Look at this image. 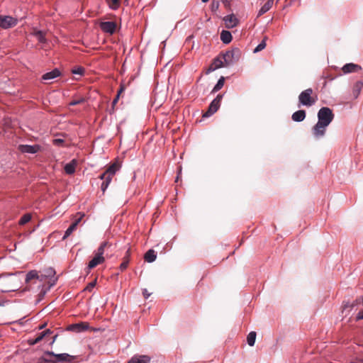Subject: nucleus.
I'll use <instances>...</instances> for the list:
<instances>
[{"mask_svg": "<svg viewBox=\"0 0 363 363\" xmlns=\"http://www.w3.org/2000/svg\"><path fill=\"white\" fill-rule=\"evenodd\" d=\"M143 295L144 298L147 299V298H149V296L151 295V293H149V292H148V291H147V289H144L143 290Z\"/></svg>", "mask_w": 363, "mask_h": 363, "instance_id": "41", "label": "nucleus"}, {"mask_svg": "<svg viewBox=\"0 0 363 363\" xmlns=\"http://www.w3.org/2000/svg\"><path fill=\"white\" fill-rule=\"evenodd\" d=\"M96 279H95L93 281L90 282L85 288V290L91 291L94 289V287L96 286Z\"/></svg>", "mask_w": 363, "mask_h": 363, "instance_id": "38", "label": "nucleus"}, {"mask_svg": "<svg viewBox=\"0 0 363 363\" xmlns=\"http://www.w3.org/2000/svg\"><path fill=\"white\" fill-rule=\"evenodd\" d=\"M224 82H225V79H224V77H221L217 84H216V86L213 87V90H212V92H216L218 91H219L224 85Z\"/></svg>", "mask_w": 363, "mask_h": 363, "instance_id": "29", "label": "nucleus"}, {"mask_svg": "<svg viewBox=\"0 0 363 363\" xmlns=\"http://www.w3.org/2000/svg\"><path fill=\"white\" fill-rule=\"evenodd\" d=\"M240 57L241 50L238 48H235L230 50L227 51L224 54H222V58L224 60L225 67H228L238 61Z\"/></svg>", "mask_w": 363, "mask_h": 363, "instance_id": "6", "label": "nucleus"}, {"mask_svg": "<svg viewBox=\"0 0 363 363\" xmlns=\"http://www.w3.org/2000/svg\"><path fill=\"white\" fill-rule=\"evenodd\" d=\"M17 19L9 16H0V27L8 29L17 24Z\"/></svg>", "mask_w": 363, "mask_h": 363, "instance_id": "9", "label": "nucleus"}, {"mask_svg": "<svg viewBox=\"0 0 363 363\" xmlns=\"http://www.w3.org/2000/svg\"><path fill=\"white\" fill-rule=\"evenodd\" d=\"M33 279H39L40 281V276L38 275V272L31 270L26 274V282L30 283Z\"/></svg>", "mask_w": 363, "mask_h": 363, "instance_id": "25", "label": "nucleus"}, {"mask_svg": "<svg viewBox=\"0 0 363 363\" xmlns=\"http://www.w3.org/2000/svg\"><path fill=\"white\" fill-rule=\"evenodd\" d=\"M119 97L118 96H116V98L113 99V102H112V105L113 106H114L116 103L118 102V99H119Z\"/></svg>", "mask_w": 363, "mask_h": 363, "instance_id": "45", "label": "nucleus"}, {"mask_svg": "<svg viewBox=\"0 0 363 363\" xmlns=\"http://www.w3.org/2000/svg\"><path fill=\"white\" fill-rule=\"evenodd\" d=\"M55 271L54 269L50 267L44 270V273L40 275V281H43L46 278H50L52 283L50 284V286L55 284V282L57 280V277H55Z\"/></svg>", "mask_w": 363, "mask_h": 363, "instance_id": "10", "label": "nucleus"}, {"mask_svg": "<svg viewBox=\"0 0 363 363\" xmlns=\"http://www.w3.org/2000/svg\"><path fill=\"white\" fill-rule=\"evenodd\" d=\"M361 69H362L361 66L354 64V63H347V64L345 65L342 68V70L345 74H348V73H351V72H357Z\"/></svg>", "mask_w": 363, "mask_h": 363, "instance_id": "17", "label": "nucleus"}, {"mask_svg": "<svg viewBox=\"0 0 363 363\" xmlns=\"http://www.w3.org/2000/svg\"><path fill=\"white\" fill-rule=\"evenodd\" d=\"M119 167L120 166L118 164L113 163L111 166H109L103 174H101L99 176L100 179L103 180V182L101 186V189L103 192H104L107 187L108 186L116 172L119 169Z\"/></svg>", "mask_w": 363, "mask_h": 363, "instance_id": "3", "label": "nucleus"}, {"mask_svg": "<svg viewBox=\"0 0 363 363\" xmlns=\"http://www.w3.org/2000/svg\"><path fill=\"white\" fill-rule=\"evenodd\" d=\"M18 150L23 153L34 154L38 152L40 147L38 145H21Z\"/></svg>", "mask_w": 363, "mask_h": 363, "instance_id": "14", "label": "nucleus"}, {"mask_svg": "<svg viewBox=\"0 0 363 363\" xmlns=\"http://www.w3.org/2000/svg\"><path fill=\"white\" fill-rule=\"evenodd\" d=\"M124 91V87L123 86H121L120 89L118 90V94L116 96H120L121 94H122V92Z\"/></svg>", "mask_w": 363, "mask_h": 363, "instance_id": "46", "label": "nucleus"}, {"mask_svg": "<svg viewBox=\"0 0 363 363\" xmlns=\"http://www.w3.org/2000/svg\"><path fill=\"white\" fill-rule=\"evenodd\" d=\"M355 303L357 305H363V297L357 298Z\"/></svg>", "mask_w": 363, "mask_h": 363, "instance_id": "44", "label": "nucleus"}, {"mask_svg": "<svg viewBox=\"0 0 363 363\" xmlns=\"http://www.w3.org/2000/svg\"><path fill=\"white\" fill-rule=\"evenodd\" d=\"M38 342H38V341H37V338H35V339H30V340H28V343H29V345H35V344H37V343H38Z\"/></svg>", "mask_w": 363, "mask_h": 363, "instance_id": "43", "label": "nucleus"}, {"mask_svg": "<svg viewBox=\"0 0 363 363\" xmlns=\"http://www.w3.org/2000/svg\"><path fill=\"white\" fill-rule=\"evenodd\" d=\"M89 324L85 322H81L79 323L72 324L67 327V330L73 331L75 333H80L88 330Z\"/></svg>", "mask_w": 363, "mask_h": 363, "instance_id": "12", "label": "nucleus"}, {"mask_svg": "<svg viewBox=\"0 0 363 363\" xmlns=\"http://www.w3.org/2000/svg\"><path fill=\"white\" fill-rule=\"evenodd\" d=\"M60 74V72L57 69H54L52 71L44 74L42 77L43 80H51Z\"/></svg>", "mask_w": 363, "mask_h": 363, "instance_id": "22", "label": "nucleus"}, {"mask_svg": "<svg viewBox=\"0 0 363 363\" xmlns=\"http://www.w3.org/2000/svg\"><path fill=\"white\" fill-rule=\"evenodd\" d=\"M31 220V215L29 213L23 215L19 220L18 223L21 225L26 224Z\"/></svg>", "mask_w": 363, "mask_h": 363, "instance_id": "30", "label": "nucleus"}, {"mask_svg": "<svg viewBox=\"0 0 363 363\" xmlns=\"http://www.w3.org/2000/svg\"><path fill=\"white\" fill-rule=\"evenodd\" d=\"M362 319H363V309L357 313V317H356L357 320H362Z\"/></svg>", "mask_w": 363, "mask_h": 363, "instance_id": "42", "label": "nucleus"}, {"mask_svg": "<svg viewBox=\"0 0 363 363\" xmlns=\"http://www.w3.org/2000/svg\"><path fill=\"white\" fill-rule=\"evenodd\" d=\"M313 90L311 88H308L302 92L298 96V101L301 104L310 107L315 104L317 101V96H313Z\"/></svg>", "mask_w": 363, "mask_h": 363, "instance_id": "5", "label": "nucleus"}, {"mask_svg": "<svg viewBox=\"0 0 363 363\" xmlns=\"http://www.w3.org/2000/svg\"><path fill=\"white\" fill-rule=\"evenodd\" d=\"M273 3V0H268L259 9L257 16H261L267 12L272 7Z\"/></svg>", "mask_w": 363, "mask_h": 363, "instance_id": "23", "label": "nucleus"}, {"mask_svg": "<svg viewBox=\"0 0 363 363\" xmlns=\"http://www.w3.org/2000/svg\"><path fill=\"white\" fill-rule=\"evenodd\" d=\"M56 337H57V335H55V337H54V340H55V338H56ZM54 341H55V340H53V342H54Z\"/></svg>", "mask_w": 363, "mask_h": 363, "instance_id": "51", "label": "nucleus"}, {"mask_svg": "<svg viewBox=\"0 0 363 363\" xmlns=\"http://www.w3.org/2000/svg\"><path fill=\"white\" fill-rule=\"evenodd\" d=\"M17 285L11 276L0 277V291L2 292L13 291L16 290Z\"/></svg>", "mask_w": 363, "mask_h": 363, "instance_id": "7", "label": "nucleus"}, {"mask_svg": "<svg viewBox=\"0 0 363 363\" xmlns=\"http://www.w3.org/2000/svg\"><path fill=\"white\" fill-rule=\"evenodd\" d=\"M52 143L55 145L61 146L64 144L65 141L62 139L56 138L53 140Z\"/></svg>", "mask_w": 363, "mask_h": 363, "instance_id": "39", "label": "nucleus"}, {"mask_svg": "<svg viewBox=\"0 0 363 363\" xmlns=\"http://www.w3.org/2000/svg\"><path fill=\"white\" fill-rule=\"evenodd\" d=\"M100 28L105 33L113 34L116 31V23L113 21L101 22Z\"/></svg>", "mask_w": 363, "mask_h": 363, "instance_id": "11", "label": "nucleus"}, {"mask_svg": "<svg viewBox=\"0 0 363 363\" xmlns=\"http://www.w3.org/2000/svg\"><path fill=\"white\" fill-rule=\"evenodd\" d=\"M220 40L225 44H228L232 40V35L228 30H223L220 33Z\"/></svg>", "mask_w": 363, "mask_h": 363, "instance_id": "26", "label": "nucleus"}, {"mask_svg": "<svg viewBox=\"0 0 363 363\" xmlns=\"http://www.w3.org/2000/svg\"><path fill=\"white\" fill-rule=\"evenodd\" d=\"M130 259L128 257H124L123 258V262L121 264L119 268L121 271H124L127 269L128 264H129Z\"/></svg>", "mask_w": 363, "mask_h": 363, "instance_id": "32", "label": "nucleus"}, {"mask_svg": "<svg viewBox=\"0 0 363 363\" xmlns=\"http://www.w3.org/2000/svg\"><path fill=\"white\" fill-rule=\"evenodd\" d=\"M151 357L145 354H135L127 363H150Z\"/></svg>", "mask_w": 363, "mask_h": 363, "instance_id": "13", "label": "nucleus"}, {"mask_svg": "<svg viewBox=\"0 0 363 363\" xmlns=\"http://www.w3.org/2000/svg\"><path fill=\"white\" fill-rule=\"evenodd\" d=\"M44 327H45V325H43L40 326V327H39V328H40V329H43Z\"/></svg>", "mask_w": 363, "mask_h": 363, "instance_id": "50", "label": "nucleus"}, {"mask_svg": "<svg viewBox=\"0 0 363 363\" xmlns=\"http://www.w3.org/2000/svg\"><path fill=\"white\" fill-rule=\"evenodd\" d=\"M225 67L223 59L222 58V55H220L218 57L215 58L210 65L208 68V72L214 71L216 69Z\"/></svg>", "mask_w": 363, "mask_h": 363, "instance_id": "15", "label": "nucleus"}, {"mask_svg": "<svg viewBox=\"0 0 363 363\" xmlns=\"http://www.w3.org/2000/svg\"><path fill=\"white\" fill-rule=\"evenodd\" d=\"M334 114L332 110L328 107H322L318 113V122L313 128V135L319 138L323 137L326 130V128L333 121Z\"/></svg>", "mask_w": 363, "mask_h": 363, "instance_id": "1", "label": "nucleus"}, {"mask_svg": "<svg viewBox=\"0 0 363 363\" xmlns=\"http://www.w3.org/2000/svg\"><path fill=\"white\" fill-rule=\"evenodd\" d=\"M223 21H225V26L228 28H233L238 23V18L233 14L225 16Z\"/></svg>", "mask_w": 363, "mask_h": 363, "instance_id": "16", "label": "nucleus"}, {"mask_svg": "<svg viewBox=\"0 0 363 363\" xmlns=\"http://www.w3.org/2000/svg\"><path fill=\"white\" fill-rule=\"evenodd\" d=\"M130 249L129 248L126 252H125V255L124 257H128L129 259H130Z\"/></svg>", "mask_w": 363, "mask_h": 363, "instance_id": "47", "label": "nucleus"}, {"mask_svg": "<svg viewBox=\"0 0 363 363\" xmlns=\"http://www.w3.org/2000/svg\"><path fill=\"white\" fill-rule=\"evenodd\" d=\"M112 244L108 242H104L101 243L100 247L98 248L97 253L95 257L89 262L88 267L93 269L98 264H101L104 262V257L103 255L110 248H111Z\"/></svg>", "mask_w": 363, "mask_h": 363, "instance_id": "4", "label": "nucleus"}, {"mask_svg": "<svg viewBox=\"0 0 363 363\" xmlns=\"http://www.w3.org/2000/svg\"><path fill=\"white\" fill-rule=\"evenodd\" d=\"M220 3L218 1L213 0L211 4L212 11H217L219 8Z\"/></svg>", "mask_w": 363, "mask_h": 363, "instance_id": "37", "label": "nucleus"}, {"mask_svg": "<svg viewBox=\"0 0 363 363\" xmlns=\"http://www.w3.org/2000/svg\"><path fill=\"white\" fill-rule=\"evenodd\" d=\"M223 94H218L210 104L208 110L203 114V117H209L215 113L220 107Z\"/></svg>", "mask_w": 363, "mask_h": 363, "instance_id": "8", "label": "nucleus"}, {"mask_svg": "<svg viewBox=\"0 0 363 363\" xmlns=\"http://www.w3.org/2000/svg\"><path fill=\"white\" fill-rule=\"evenodd\" d=\"M203 3L208 2L209 0H201Z\"/></svg>", "mask_w": 363, "mask_h": 363, "instance_id": "49", "label": "nucleus"}, {"mask_svg": "<svg viewBox=\"0 0 363 363\" xmlns=\"http://www.w3.org/2000/svg\"><path fill=\"white\" fill-rule=\"evenodd\" d=\"M77 164V161L76 160H72L70 162L65 164L64 169L66 174H72L75 172V168Z\"/></svg>", "mask_w": 363, "mask_h": 363, "instance_id": "19", "label": "nucleus"}, {"mask_svg": "<svg viewBox=\"0 0 363 363\" xmlns=\"http://www.w3.org/2000/svg\"><path fill=\"white\" fill-rule=\"evenodd\" d=\"M266 47V39H263L262 41L255 48L254 52H258Z\"/></svg>", "mask_w": 363, "mask_h": 363, "instance_id": "33", "label": "nucleus"}, {"mask_svg": "<svg viewBox=\"0 0 363 363\" xmlns=\"http://www.w3.org/2000/svg\"><path fill=\"white\" fill-rule=\"evenodd\" d=\"M362 87L363 83L361 81H358L354 84L352 91L354 98H357L359 96Z\"/></svg>", "mask_w": 363, "mask_h": 363, "instance_id": "27", "label": "nucleus"}, {"mask_svg": "<svg viewBox=\"0 0 363 363\" xmlns=\"http://www.w3.org/2000/svg\"><path fill=\"white\" fill-rule=\"evenodd\" d=\"M109 1H110L109 6L112 9L116 10L118 8L120 0H109Z\"/></svg>", "mask_w": 363, "mask_h": 363, "instance_id": "34", "label": "nucleus"}, {"mask_svg": "<svg viewBox=\"0 0 363 363\" xmlns=\"http://www.w3.org/2000/svg\"><path fill=\"white\" fill-rule=\"evenodd\" d=\"M75 356L67 353L55 354L53 352L47 351L40 359V363H72Z\"/></svg>", "mask_w": 363, "mask_h": 363, "instance_id": "2", "label": "nucleus"}, {"mask_svg": "<svg viewBox=\"0 0 363 363\" xmlns=\"http://www.w3.org/2000/svg\"><path fill=\"white\" fill-rule=\"evenodd\" d=\"M50 330H45V331L40 333L36 337L37 341L40 342L48 334H50Z\"/></svg>", "mask_w": 363, "mask_h": 363, "instance_id": "35", "label": "nucleus"}, {"mask_svg": "<svg viewBox=\"0 0 363 363\" xmlns=\"http://www.w3.org/2000/svg\"><path fill=\"white\" fill-rule=\"evenodd\" d=\"M255 340H256V333L253 332V331L250 332L247 337V344L250 346H253L255 345Z\"/></svg>", "mask_w": 363, "mask_h": 363, "instance_id": "28", "label": "nucleus"}, {"mask_svg": "<svg viewBox=\"0 0 363 363\" xmlns=\"http://www.w3.org/2000/svg\"><path fill=\"white\" fill-rule=\"evenodd\" d=\"M84 72V69L82 67H78L72 71L73 74L82 75Z\"/></svg>", "mask_w": 363, "mask_h": 363, "instance_id": "40", "label": "nucleus"}, {"mask_svg": "<svg viewBox=\"0 0 363 363\" xmlns=\"http://www.w3.org/2000/svg\"><path fill=\"white\" fill-rule=\"evenodd\" d=\"M45 294V291H41L40 293L39 296H40V298H42L44 296Z\"/></svg>", "mask_w": 363, "mask_h": 363, "instance_id": "48", "label": "nucleus"}, {"mask_svg": "<svg viewBox=\"0 0 363 363\" xmlns=\"http://www.w3.org/2000/svg\"><path fill=\"white\" fill-rule=\"evenodd\" d=\"M84 101H85V99L82 97V98H80L79 99H77V100H72L69 104V106H76V105H78V104H81L84 103Z\"/></svg>", "mask_w": 363, "mask_h": 363, "instance_id": "36", "label": "nucleus"}, {"mask_svg": "<svg viewBox=\"0 0 363 363\" xmlns=\"http://www.w3.org/2000/svg\"><path fill=\"white\" fill-rule=\"evenodd\" d=\"M306 118V111L304 110H299L292 114L291 118L294 121L301 122Z\"/></svg>", "mask_w": 363, "mask_h": 363, "instance_id": "21", "label": "nucleus"}, {"mask_svg": "<svg viewBox=\"0 0 363 363\" xmlns=\"http://www.w3.org/2000/svg\"><path fill=\"white\" fill-rule=\"evenodd\" d=\"M357 306L355 301L352 303H350L349 302L344 303L342 305V313H345L347 309L350 311L352 310V308Z\"/></svg>", "mask_w": 363, "mask_h": 363, "instance_id": "31", "label": "nucleus"}, {"mask_svg": "<svg viewBox=\"0 0 363 363\" xmlns=\"http://www.w3.org/2000/svg\"><path fill=\"white\" fill-rule=\"evenodd\" d=\"M31 35L35 36L36 39L38 40L40 43H45L47 42L45 35L46 33L43 30H37L36 28H33V31L31 33Z\"/></svg>", "mask_w": 363, "mask_h": 363, "instance_id": "18", "label": "nucleus"}, {"mask_svg": "<svg viewBox=\"0 0 363 363\" xmlns=\"http://www.w3.org/2000/svg\"><path fill=\"white\" fill-rule=\"evenodd\" d=\"M157 258V254L154 250H149L144 255V259L147 262H152Z\"/></svg>", "mask_w": 363, "mask_h": 363, "instance_id": "24", "label": "nucleus"}, {"mask_svg": "<svg viewBox=\"0 0 363 363\" xmlns=\"http://www.w3.org/2000/svg\"><path fill=\"white\" fill-rule=\"evenodd\" d=\"M81 218H82V216L80 218H79L78 219H77L74 223H72L70 225V226L65 231V233L62 238V240H65L67 238H68L72 233V232L77 228V226L78 223L80 222Z\"/></svg>", "mask_w": 363, "mask_h": 363, "instance_id": "20", "label": "nucleus"}]
</instances>
